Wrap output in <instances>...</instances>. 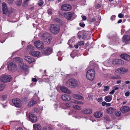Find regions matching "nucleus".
<instances>
[{"label": "nucleus", "mask_w": 130, "mask_h": 130, "mask_svg": "<svg viewBox=\"0 0 130 130\" xmlns=\"http://www.w3.org/2000/svg\"><path fill=\"white\" fill-rule=\"evenodd\" d=\"M95 75V71L93 69H89L86 73L87 79L90 81H92L94 79Z\"/></svg>", "instance_id": "f257e3e1"}, {"label": "nucleus", "mask_w": 130, "mask_h": 130, "mask_svg": "<svg viewBox=\"0 0 130 130\" xmlns=\"http://www.w3.org/2000/svg\"><path fill=\"white\" fill-rule=\"evenodd\" d=\"M77 84V81L73 78H71L67 81L66 85L67 87L74 88L76 87Z\"/></svg>", "instance_id": "f03ea898"}, {"label": "nucleus", "mask_w": 130, "mask_h": 130, "mask_svg": "<svg viewBox=\"0 0 130 130\" xmlns=\"http://www.w3.org/2000/svg\"><path fill=\"white\" fill-rule=\"evenodd\" d=\"M49 29L52 33L54 35H56L59 32L60 28L57 25L51 24L50 25Z\"/></svg>", "instance_id": "7ed1b4c3"}, {"label": "nucleus", "mask_w": 130, "mask_h": 130, "mask_svg": "<svg viewBox=\"0 0 130 130\" xmlns=\"http://www.w3.org/2000/svg\"><path fill=\"white\" fill-rule=\"evenodd\" d=\"M43 39L47 44H49L52 39V35L48 33H45L43 35Z\"/></svg>", "instance_id": "20e7f679"}, {"label": "nucleus", "mask_w": 130, "mask_h": 130, "mask_svg": "<svg viewBox=\"0 0 130 130\" xmlns=\"http://www.w3.org/2000/svg\"><path fill=\"white\" fill-rule=\"evenodd\" d=\"M128 71V69L127 68L123 67L119 68L116 70L115 73L117 75L123 74L127 72Z\"/></svg>", "instance_id": "39448f33"}, {"label": "nucleus", "mask_w": 130, "mask_h": 130, "mask_svg": "<svg viewBox=\"0 0 130 130\" xmlns=\"http://www.w3.org/2000/svg\"><path fill=\"white\" fill-rule=\"evenodd\" d=\"M12 79V78L10 75H4L1 76L0 78L1 82L4 83L10 82Z\"/></svg>", "instance_id": "423d86ee"}, {"label": "nucleus", "mask_w": 130, "mask_h": 130, "mask_svg": "<svg viewBox=\"0 0 130 130\" xmlns=\"http://www.w3.org/2000/svg\"><path fill=\"white\" fill-rule=\"evenodd\" d=\"M17 66L14 63L11 62L8 64V68L12 72L15 71L17 69Z\"/></svg>", "instance_id": "0eeeda50"}, {"label": "nucleus", "mask_w": 130, "mask_h": 130, "mask_svg": "<svg viewBox=\"0 0 130 130\" xmlns=\"http://www.w3.org/2000/svg\"><path fill=\"white\" fill-rule=\"evenodd\" d=\"M29 119L30 121L34 123L37 121V118L33 113L32 112H29Z\"/></svg>", "instance_id": "6e6552de"}, {"label": "nucleus", "mask_w": 130, "mask_h": 130, "mask_svg": "<svg viewBox=\"0 0 130 130\" xmlns=\"http://www.w3.org/2000/svg\"><path fill=\"white\" fill-rule=\"evenodd\" d=\"M34 44L35 45L38 49L41 50L44 47V44L40 40L36 41Z\"/></svg>", "instance_id": "1a4fd4ad"}, {"label": "nucleus", "mask_w": 130, "mask_h": 130, "mask_svg": "<svg viewBox=\"0 0 130 130\" xmlns=\"http://www.w3.org/2000/svg\"><path fill=\"white\" fill-rule=\"evenodd\" d=\"M12 102L13 104L17 107H20L21 106V100L18 98L12 100Z\"/></svg>", "instance_id": "9d476101"}, {"label": "nucleus", "mask_w": 130, "mask_h": 130, "mask_svg": "<svg viewBox=\"0 0 130 130\" xmlns=\"http://www.w3.org/2000/svg\"><path fill=\"white\" fill-rule=\"evenodd\" d=\"M123 42L126 44L130 43V36L125 35L122 38Z\"/></svg>", "instance_id": "9b49d317"}, {"label": "nucleus", "mask_w": 130, "mask_h": 130, "mask_svg": "<svg viewBox=\"0 0 130 130\" xmlns=\"http://www.w3.org/2000/svg\"><path fill=\"white\" fill-rule=\"evenodd\" d=\"M114 65L123 64H124V61L121 59H114L112 62Z\"/></svg>", "instance_id": "f8f14e48"}, {"label": "nucleus", "mask_w": 130, "mask_h": 130, "mask_svg": "<svg viewBox=\"0 0 130 130\" xmlns=\"http://www.w3.org/2000/svg\"><path fill=\"white\" fill-rule=\"evenodd\" d=\"M71 5L69 4H65L61 6L62 10L65 11L70 10L71 9Z\"/></svg>", "instance_id": "ddd939ff"}, {"label": "nucleus", "mask_w": 130, "mask_h": 130, "mask_svg": "<svg viewBox=\"0 0 130 130\" xmlns=\"http://www.w3.org/2000/svg\"><path fill=\"white\" fill-rule=\"evenodd\" d=\"M52 52V50L51 48L47 47L44 49L43 51V53L45 55H48L50 54Z\"/></svg>", "instance_id": "4468645a"}, {"label": "nucleus", "mask_w": 130, "mask_h": 130, "mask_svg": "<svg viewBox=\"0 0 130 130\" xmlns=\"http://www.w3.org/2000/svg\"><path fill=\"white\" fill-rule=\"evenodd\" d=\"M120 110L122 113H125L130 111V108L127 106H123L120 108Z\"/></svg>", "instance_id": "2eb2a0df"}, {"label": "nucleus", "mask_w": 130, "mask_h": 130, "mask_svg": "<svg viewBox=\"0 0 130 130\" xmlns=\"http://www.w3.org/2000/svg\"><path fill=\"white\" fill-rule=\"evenodd\" d=\"M74 14L73 12H68L64 14L65 17L68 20H70L73 15Z\"/></svg>", "instance_id": "dca6fc26"}, {"label": "nucleus", "mask_w": 130, "mask_h": 130, "mask_svg": "<svg viewBox=\"0 0 130 130\" xmlns=\"http://www.w3.org/2000/svg\"><path fill=\"white\" fill-rule=\"evenodd\" d=\"M24 59L28 63H30L34 62V59L31 57L28 56H25Z\"/></svg>", "instance_id": "f3484780"}, {"label": "nucleus", "mask_w": 130, "mask_h": 130, "mask_svg": "<svg viewBox=\"0 0 130 130\" xmlns=\"http://www.w3.org/2000/svg\"><path fill=\"white\" fill-rule=\"evenodd\" d=\"M29 54L34 57H37L40 56V53L39 51H31L29 53Z\"/></svg>", "instance_id": "a211bd4d"}, {"label": "nucleus", "mask_w": 130, "mask_h": 130, "mask_svg": "<svg viewBox=\"0 0 130 130\" xmlns=\"http://www.w3.org/2000/svg\"><path fill=\"white\" fill-rule=\"evenodd\" d=\"M60 90L62 92L70 94L71 93V91L66 87L62 86L60 87Z\"/></svg>", "instance_id": "6ab92c4d"}, {"label": "nucleus", "mask_w": 130, "mask_h": 130, "mask_svg": "<svg viewBox=\"0 0 130 130\" xmlns=\"http://www.w3.org/2000/svg\"><path fill=\"white\" fill-rule=\"evenodd\" d=\"M61 98L64 101H70L71 99V96L66 94L63 95L61 96Z\"/></svg>", "instance_id": "aec40b11"}, {"label": "nucleus", "mask_w": 130, "mask_h": 130, "mask_svg": "<svg viewBox=\"0 0 130 130\" xmlns=\"http://www.w3.org/2000/svg\"><path fill=\"white\" fill-rule=\"evenodd\" d=\"M115 110V109L110 107L107 109L106 112V113L108 114H112L113 113Z\"/></svg>", "instance_id": "412c9836"}, {"label": "nucleus", "mask_w": 130, "mask_h": 130, "mask_svg": "<svg viewBox=\"0 0 130 130\" xmlns=\"http://www.w3.org/2000/svg\"><path fill=\"white\" fill-rule=\"evenodd\" d=\"M3 7V13L4 14L6 13L8 11V8L6 3H3L2 4Z\"/></svg>", "instance_id": "4be33fe9"}, {"label": "nucleus", "mask_w": 130, "mask_h": 130, "mask_svg": "<svg viewBox=\"0 0 130 130\" xmlns=\"http://www.w3.org/2000/svg\"><path fill=\"white\" fill-rule=\"evenodd\" d=\"M120 57L122 59L127 60H130V56L125 54L121 55Z\"/></svg>", "instance_id": "5701e85b"}, {"label": "nucleus", "mask_w": 130, "mask_h": 130, "mask_svg": "<svg viewBox=\"0 0 130 130\" xmlns=\"http://www.w3.org/2000/svg\"><path fill=\"white\" fill-rule=\"evenodd\" d=\"M33 127L34 130H41V127L39 124H33Z\"/></svg>", "instance_id": "b1692460"}, {"label": "nucleus", "mask_w": 130, "mask_h": 130, "mask_svg": "<svg viewBox=\"0 0 130 130\" xmlns=\"http://www.w3.org/2000/svg\"><path fill=\"white\" fill-rule=\"evenodd\" d=\"M93 115L95 117L100 118L102 116L103 113L101 111H97L94 112Z\"/></svg>", "instance_id": "393cba45"}, {"label": "nucleus", "mask_w": 130, "mask_h": 130, "mask_svg": "<svg viewBox=\"0 0 130 130\" xmlns=\"http://www.w3.org/2000/svg\"><path fill=\"white\" fill-rule=\"evenodd\" d=\"M18 67L19 68H21L22 69L25 70L28 68V66L26 64H24L23 63H21L20 65V66H19Z\"/></svg>", "instance_id": "a878e982"}, {"label": "nucleus", "mask_w": 130, "mask_h": 130, "mask_svg": "<svg viewBox=\"0 0 130 130\" xmlns=\"http://www.w3.org/2000/svg\"><path fill=\"white\" fill-rule=\"evenodd\" d=\"M72 95L74 98L76 99L79 100L82 99H83V97L82 96L78 94H73Z\"/></svg>", "instance_id": "bb28decb"}, {"label": "nucleus", "mask_w": 130, "mask_h": 130, "mask_svg": "<svg viewBox=\"0 0 130 130\" xmlns=\"http://www.w3.org/2000/svg\"><path fill=\"white\" fill-rule=\"evenodd\" d=\"M83 112L85 114H88L91 113L92 111L91 109L88 108L84 110Z\"/></svg>", "instance_id": "cd10ccee"}, {"label": "nucleus", "mask_w": 130, "mask_h": 130, "mask_svg": "<svg viewBox=\"0 0 130 130\" xmlns=\"http://www.w3.org/2000/svg\"><path fill=\"white\" fill-rule=\"evenodd\" d=\"M36 101L34 100L33 99L32 100L30 101L28 103L27 106L28 107H30L32 106L33 105L35 104L36 103Z\"/></svg>", "instance_id": "c85d7f7f"}, {"label": "nucleus", "mask_w": 130, "mask_h": 130, "mask_svg": "<svg viewBox=\"0 0 130 130\" xmlns=\"http://www.w3.org/2000/svg\"><path fill=\"white\" fill-rule=\"evenodd\" d=\"M112 96H107L105 98V100L107 102H110L112 100Z\"/></svg>", "instance_id": "c756f323"}, {"label": "nucleus", "mask_w": 130, "mask_h": 130, "mask_svg": "<svg viewBox=\"0 0 130 130\" xmlns=\"http://www.w3.org/2000/svg\"><path fill=\"white\" fill-rule=\"evenodd\" d=\"M73 107L74 109L78 110H80L82 109V108L80 106L77 105H73Z\"/></svg>", "instance_id": "7c9ffc66"}, {"label": "nucleus", "mask_w": 130, "mask_h": 130, "mask_svg": "<svg viewBox=\"0 0 130 130\" xmlns=\"http://www.w3.org/2000/svg\"><path fill=\"white\" fill-rule=\"evenodd\" d=\"M14 59L15 60V61L19 62H21L22 61V59L19 57H15L14 58Z\"/></svg>", "instance_id": "2f4dec72"}, {"label": "nucleus", "mask_w": 130, "mask_h": 130, "mask_svg": "<svg viewBox=\"0 0 130 130\" xmlns=\"http://www.w3.org/2000/svg\"><path fill=\"white\" fill-rule=\"evenodd\" d=\"M83 31H79L77 34V36L80 39L82 37L83 34Z\"/></svg>", "instance_id": "473e14b6"}, {"label": "nucleus", "mask_w": 130, "mask_h": 130, "mask_svg": "<svg viewBox=\"0 0 130 130\" xmlns=\"http://www.w3.org/2000/svg\"><path fill=\"white\" fill-rule=\"evenodd\" d=\"M22 0H18L16 2V4L18 6H20L22 3Z\"/></svg>", "instance_id": "72a5a7b5"}, {"label": "nucleus", "mask_w": 130, "mask_h": 130, "mask_svg": "<svg viewBox=\"0 0 130 130\" xmlns=\"http://www.w3.org/2000/svg\"><path fill=\"white\" fill-rule=\"evenodd\" d=\"M5 85L4 84H0V91L3 90L5 88Z\"/></svg>", "instance_id": "f704fd0d"}, {"label": "nucleus", "mask_w": 130, "mask_h": 130, "mask_svg": "<svg viewBox=\"0 0 130 130\" xmlns=\"http://www.w3.org/2000/svg\"><path fill=\"white\" fill-rule=\"evenodd\" d=\"M115 115L118 117H120L121 116V113L120 111H115Z\"/></svg>", "instance_id": "c9c22d12"}, {"label": "nucleus", "mask_w": 130, "mask_h": 130, "mask_svg": "<svg viewBox=\"0 0 130 130\" xmlns=\"http://www.w3.org/2000/svg\"><path fill=\"white\" fill-rule=\"evenodd\" d=\"M109 89V88L108 86H104V89L103 91L106 92Z\"/></svg>", "instance_id": "e433bc0d"}, {"label": "nucleus", "mask_w": 130, "mask_h": 130, "mask_svg": "<svg viewBox=\"0 0 130 130\" xmlns=\"http://www.w3.org/2000/svg\"><path fill=\"white\" fill-rule=\"evenodd\" d=\"M84 44V42L83 41H80L78 43V44L79 46L83 45Z\"/></svg>", "instance_id": "4c0bfd02"}, {"label": "nucleus", "mask_w": 130, "mask_h": 130, "mask_svg": "<svg viewBox=\"0 0 130 130\" xmlns=\"http://www.w3.org/2000/svg\"><path fill=\"white\" fill-rule=\"evenodd\" d=\"M44 4V2L42 0H41L39 3L38 5L39 6H41Z\"/></svg>", "instance_id": "58836bf2"}, {"label": "nucleus", "mask_w": 130, "mask_h": 130, "mask_svg": "<svg viewBox=\"0 0 130 130\" xmlns=\"http://www.w3.org/2000/svg\"><path fill=\"white\" fill-rule=\"evenodd\" d=\"M2 100H3V101L5 100H6V99L7 98V96L6 95H3L2 96Z\"/></svg>", "instance_id": "ea45409f"}, {"label": "nucleus", "mask_w": 130, "mask_h": 130, "mask_svg": "<svg viewBox=\"0 0 130 130\" xmlns=\"http://www.w3.org/2000/svg\"><path fill=\"white\" fill-rule=\"evenodd\" d=\"M104 119L108 121H109L110 120L109 118L107 115H106L104 117Z\"/></svg>", "instance_id": "a19ab883"}, {"label": "nucleus", "mask_w": 130, "mask_h": 130, "mask_svg": "<svg viewBox=\"0 0 130 130\" xmlns=\"http://www.w3.org/2000/svg\"><path fill=\"white\" fill-rule=\"evenodd\" d=\"M75 113V112L73 110H71L68 113V115H72L74 113Z\"/></svg>", "instance_id": "79ce46f5"}, {"label": "nucleus", "mask_w": 130, "mask_h": 130, "mask_svg": "<svg viewBox=\"0 0 130 130\" xmlns=\"http://www.w3.org/2000/svg\"><path fill=\"white\" fill-rule=\"evenodd\" d=\"M6 1L8 3L11 4L13 2L14 0H6Z\"/></svg>", "instance_id": "37998d69"}, {"label": "nucleus", "mask_w": 130, "mask_h": 130, "mask_svg": "<svg viewBox=\"0 0 130 130\" xmlns=\"http://www.w3.org/2000/svg\"><path fill=\"white\" fill-rule=\"evenodd\" d=\"M103 101V98L102 97L99 98L98 99V102H101Z\"/></svg>", "instance_id": "c03bdc74"}, {"label": "nucleus", "mask_w": 130, "mask_h": 130, "mask_svg": "<svg viewBox=\"0 0 130 130\" xmlns=\"http://www.w3.org/2000/svg\"><path fill=\"white\" fill-rule=\"evenodd\" d=\"M34 48L32 46L30 45L28 46L27 47V49H29L30 51L31 50H32Z\"/></svg>", "instance_id": "a18cd8bd"}, {"label": "nucleus", "mask_w": 130, "mask_h": 130, "mask_svg": "<svg viewBox=\"0 0 130 130\" xmlns=\"http://www.w3.org/2000/svg\"><path fill=\"white\" fill-rule=\"evenodd\" d=\"M97 9H99L101 7V5L99 4H97L95 6Z\"/></svg>", "instance_id": "49530a36"}, {"label": "nucleus", "mask_w": 130, "mask_h": 130, "mask_svg": "<svg viewBox=\"0 0 130 130\" xmlns=\"http://www.w3.org/2000/svg\"><path fill=\"white\" fill-rule=\"evenodd\" d=\"M81 17L82 18L83 20L84 21H85L87 20V18L86 16L82 15Z\"/></svg>", "instance_id": "de8ad7c7"}, {"label": "nucleus", "mask_w": 130, "mask_h": 130, "mask_svg": "<svg viewBox=\"0 0 130 130\" xmlns=\"http://www.w3.org/2000/svg\"><path fill=\"white\" fill-rule=\"evenodd\" d=\"M83 103L82 102L77 101L76 104L82 105L83 104Z\"/></svg>", "instance_id": "09e8293b"}, {"label": "nucleus", "mask_w": 130, "mask_h": 130, "mask_svg": "<svg viewBox=\"0 0 130 130\" xmlns=\"http://www.w3.org/2000/svg\"><path fill=\"white\" fill-rule=\"evenodd\" d=\"M130 92L129 91L126 92L125 93V95L126 96H128L129 95Z\"/></svg>", "instance_id": "8fccbe9b"}, {"label": "nucleus", "mask_w": 130, "mask_h": 130, "mask_svg": "<svg viewBox=\"0 0 130 130\" xmlns=\"http://www.w3.org/2000/svg\"><path fill=\"white\" fill-rule=\"evenodd\" d=\"M48 14H51L52 13V12L51 10L49 9L47 11Z\"/></svg>", "instance_id": "3c124183"}, {"label": "nucleus", "mask_w": 130, "mask_h": 130, "mask_svg": "<svg viewBox=\"0 0 130 130\" xmlns=\"http://www.w3.org/2000/svg\"><path fill=\"white\" fill-rule=\"evenodd\" d=\"M79 25L82 27H84L85 26V24L84 23H80L79 24Z\"/></svg>", "instance_id": "603ef678"}, {"label": "nucleus", "mask_w": 130, "mask_h": 130, "mask_svg": "<svg viewBox=\"0 0 130 130\" xmlns=\"http://www.w3.org/2000/svg\"><path fill=\"white\" fill-rule=\"evenodd\" d=\"M77 101L74 100L72 99L71 100L70 102L72 103H74L76 104Z\"/></svg>", "instance_id": "864d4df0"}, {"label": "nucleus", "mask_w": 130, "mask_h": 130, "mask_svg": "<svg viewBox=\"0 0 130 130\" xmlns=\"http://www.w3.org/2000/svg\"><path fill=\"white\" fill-rule=\"evenodd\" d=\"M62 55V53L60 51H59L57 54V56H60Z\"/></svg>", "instance_id": "5fc2aeb1"}, {"label": "nucleus", "mask_w": 130, "mask_h": 130, "mask_svg": "<svg viewBox=\"0 0 130 130\" xmlns=\"http://www.w3.org/2000/svg\"><path fill=\"white\" fill-rule=\"evenodd\" d=\"M119 18H122L123 17L124 15L121 13H119L118 15Z\"/></svg>", "instance_id": "6e6d98bb"}, {"label": "nucleus", "mask_w": 130, "mask_h": 130, "mask_svg": "<svg viewBox=\"0 0 130 130\" xmlns=\"http://www.w3.org/2000/svg\"><path fill=\"white\" fill-rule=\"evenodd\" d=\"M60 69H56L55 71L56 73H58L59 72H60Z\"/></svg>", "instance_id": "4d7b16f0"}, {"label": "nucleus", "mask_w": 130, "mask_h": 130, "mask_svg": "<svg viewBox=\"0 0 130 130\" xmlns=\"http://www.w3.org/2000/svg\"><path fill=\"white\" fill-rule=\"evenodd\" d=\"M115 15L112 16L110 18V19L112 20H113L115 19Z\"/></svg>", "instance_id": "13d9d810"}, {"label": "nucleus", "mask_w": 130, "mask_h": 130, "mask_svg": "<svg viewBox=\"0 0 130 130\" xmlns=\"http://www.w3.org/2000/svg\"><path fill=\"white\" fill-rule=\"evenodd\" d=\"M32 80L34 82H36L37 81V79L35 78H32Z\"/></svg>", "instance_id": "bf43d9fd"}, {"label": "nucleus", "mask_w": 130, "mask_h": 130, "mask_svg": "<svg viewBox=\"0 0 130 130\" xmlns=\"http://www.w3.org/2000/svg\"><path fill=\"white\" fill-rule=\"evenodd\" d=\"M107 103L105 102H103L102 103V104L103 106H104L106 105Z\"/></svg>", "instance_id": "052dcab7"}, {"label": "nucleus", "mask_w": 130, "mask_h": 130, "mask_svg": "<svg viewBox=\"0 0 130 130\" xmlns=\"http://www.w3.org/2000/svg\"><path fill=\"white\" fill-rule=\"evenodd\" d=\"M115 92V91L113 89L112 90V91L109 92L110 94H113Z\"/></svg>", "instance_id": "680f3d73"}, {"label": "nucleus", "mask_w": 130, "mask_h": 130, "mask_svg": "<svg viewBox=\"0 0 130 130\" xmlns=\"http://www.w3.org/2000/svg\"><path fill=\"white\" fill-rule=\"evenodd\" d=\"M121 78V77L120 76L115 77L114 79H118Z\"/></svg>", "instance_id": "e2e57ef3"}, {"label": "nucleus", "mask_w": 130, "mask_h": 130, "mask_svg": "<svg viewBox=\"0 0 130 130\" xmlns=\"http://www.w3.org/2000/svg\"><path fill=\"white\" fill-rule=\"evenodd\" d=\"M88 97L89 99H90L92 98V95L90 94L88 95Z\"/></svg>", "instance_id": "0e129e2a"}, {"label": "nucleus", "mask_w": 130, "mask_h": 130, "mask_svg": "<svg viewBox=\"0 0 130 130\" xmlns=\"http://www.w3.org/2000/svg\"><path fill=\"white\" fill-rule=\"evenodd\" d=\"M29 0H26L23 3V4L24 5L26 4V3L28 2Z\"/></svg>", "instance_id": "69168bd1"}, {"label": "nucleus", "mask_w": 130, "mask_h": 130, "mask_svg": "<svg viewBox=\"0 0 130 130\" xmlns=\"http://www.w3.org/2000/svg\"><path fill=\"white\" fill-rule=\"evenodd\" d=\"M130 82L129 80H127L125 81V83L126 84H129Z\"/></svg>", "instance_id": "338daca9"}, {"label": "nucleus", "mask_w": 130, "mask_h": 130, "mask_svg": "<svg viewBox=\"0 0 130 130\" xmlns=\"http://www.w3.org/2000/svg\"><path fill=\"white\" fill-rule=\"evenodd\" d=\"M42 130H47V129L46 127L44 126L42 128Z\"/></svg>", "instance_id": "774afa93"}]
</instances>
